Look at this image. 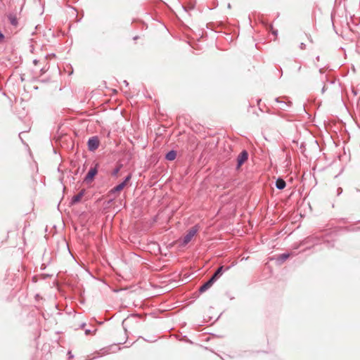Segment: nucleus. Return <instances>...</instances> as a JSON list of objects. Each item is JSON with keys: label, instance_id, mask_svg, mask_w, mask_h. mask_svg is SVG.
<instances>
[{"label": "nucleus", "instance_id": "nucleus-1", "mask_svg": "<svg viewBox=\"0 0 360 360\" xmlns=\"http://www.w3.org/2000/svg\"><path fill=\"white\" fill-rule=\"evenodd\" d=\"M199 231V226L195 225L193 226L191 229L188 230L187 233L184 236L182 242L181 243V246L186 245L195 236V235L198 233Z\"/></svg>", "mask_w": 360, "mask_h": 360}, {"label": "nucleus", "instance_id": "nucleus-2", "mask_svg": "<svg viewBox=\"0 0 360 360\" xmlns=\"http://www.w3.org/2000/svg\"><path fill=\"white\" fill-rule=\"evenodd\" d=\"M248 153L246 150H243L237 157L236 169H239L240 167L248 160Z\"/></svg>", "mask_w": 360, "mask_h": 360}, {"label": "nucleus", "instance_id": "nucleus-3", "mask_svg": "<svg viewBox=\"0 0 360 360\" xmlns=\"http://www.w3.org/2000/svg\"><path fill=\"white\" fill-rule=\"evenodd\" d=\"M99 146V140L96 136L91 137L88 141V148L91 151H94Z\"/></svg>", "mask_w": 360, "mask_h": 360}, {"label": "nucleus", "instance_id": "nucleus-4", "mask_svg": "<svg viewBox=\"0 0 360 360\" xmlns=\"http://www.w3.org/2000/svg\"><path fill=\"white\" fill-rule=\"evenodd\" d=\"M98 172V164H96L94 167H91L89 170L88 173L85 176V181L86 182H90L92 181L94 177L96 175Z\"/></svg>", "mask_w": 360, "mask_h": 360}, {"label": "nucleus", "instance_id": "nucleus-5", "mask_svg": "<svg viewBox=\"0 0 360 360\" xmlns=\"http://www.w3.org/2000/svg\"><path fill=\"white\" fill-rule=\"evenodd\" d=\"M84 190H82L81 191H79L77 195H74L71 200V203L72 204H75V203H77L79 202L82 197L84 196Z\"/></svg>", "mask_w": 360, "mask_h": 360}, {"label": "nucleus", "instance_id": "nucleus-6", "mask_svg": "<svg viewBox=\"0 0 360 360\" xmlns=\"http://www.w3.org/2000/svg\"><path fill=\"white\" fill-rule=\"evenodd\" d=\"M223 269V266H219L215 271V273L213 274V276L210 278L214 282H215L222 275L224 272Z\"/></svg>", "mask_w": 360, "mask_h": 360}, {"label": "nucleus", "instance_id": "nucleus-7", "mask_svg": "<svg viewBox=\"0 0 360 360\" xmlns=\"http://www.w3.org/2000/svg\"><path fill=\"white\" fill-rule=\"evenodd\" d=\"M214 282L210 278L206 283H205L202 286H200L199 290L200 292H204L207 290L214 283Z\"/></svg>", "mask_w": 360, "mask_h": 360}, {"label": "nucleus", "instance_id": "nucleus-8", "mask_svg": "<svg viewBox=\"0 0 360 360\" xmlns=\"http://www.w3.org/2000/svg\"><path fill=\"white\" fill-rule=\"evenodd\" d=\"M8 18L12 25H13V26L18 25V18H17L15 13H8Z\"/></svg>", "mask_w": 360, "mask_h": 360}, {"label": "nucleus", "instance_id": "nucleus-9", "mask_svg": "<svg viewBox=\"0 0 360 360\" xmlns=\"http://www.w3.org/2000/svg\"><path fill=\"white\" fill-rule=\"evenodd\" d=\"M285 181L282 179H278L276 181V186L278 189L282 190L285 187Z\"/></svg>", "mask_w": 360, "mask_h": 360}, {"label": "nucleus", "instance_id": "nucleus-10", "mask_svg": "<svg viewBox=\"0 0 360 360\" xmlns=\"http://www.w3.org/2000/svg\"><path fill=\"white\" fill-rule=\"evenodd\" d=\"M125 187V183H120L116 186H115L111 191L110 193H114L117 192L121 191Z\"/></svg>", "mask_w": 360, "mask_h": 360}, {"label": "nucleus", "instance_id": "nucleus-11", "mask_svg": "<svg viewBox=\"0 0 360 360\" xmlns=\"http://www.w3.org/2000/svg\"><path fill=\"white\" fill-rule=\"evenodd\" d=\"M176 157V151L174 150H170L169 151L167 154H166V156H165V158L167 160H174Z\"/></svg>", "mask_w": 360, "mask_h": 360}, {"label": "nucleus", "instance_id": "nucleus-12", "mask_svg": "<svg viewBox=\"0 0 360 360\" xmlns=\"http://www.w3.org/2000/svg\"><path fill=\"white\" fill-rule=\"evenodd\" d=\"M290 257V254L288 253H283L278 256V261L281 262H283L285 261L288 257Z\"/></svg>", "mask_w": 360, "mask_h": 360}, {"label": "nucleus", "instance_id": "nucleus-13", "mask_svg": "<svg viewBox=\"0 0 360 360\" xmlns=\"http://www.w3.org/2000/svg\"><path fill=\"white\" fill-rule=\"evenodd\" d=\"M120 167H118L115 168V169L113 170V172H112V176H117V174H118V172H120Z\"/></svg>", "mask_w": 360, "mask_h": 360}, {"label": "nucleus", "instance_id": "nucleus-14", "mask_svg": "<svg viewBox=\"0 0 360 360\" xmlns=\"http://www.w3.org/2000/svg\"><path fill=\"white\" fill-rule=\"evenodd\" d=\"M131 174L127 175L122 183H125V186H126L127 182L131 179Z\"/></svg>", "mask_w": 360, "mask_h": 360}, {"label": "nucleus", "instance_id": "nucleus-15", "mask_svg": "<svg viewBox=\"0 0 360 360\" xmlns=\"http://www.w3.org/2000/svg\"><path fill=\"white\" fill-rule=\"evenodd\" d=\"M305 44L304 43H301L300 45V47L301 49H305Z\"/></svg>", "mask_w": 360, "mask_h": 360}, {"label": "nucleus", "instance_id": "nucleus-16", "mask_svg": "<svg viewBox=\"0 0 360 360\" xmlns=\"http://www.w3.org/2000/svg\"><path fill=\"white\" fill-rule=\"evenodd\" d=\"M4 34L0 32V41H1L4 39Z\"/></svg>", "mask_w": 360, "mask_h": 360}, {"label": "nucleus", "instance_id": "nucleus-17", "mask_svg": "<svg viewBox=\"0 0 360 360\" xmlns=\"http://www.w3.org/2000/svg\"><path fill=\"white\" fill-rule=\"evenodd\" d=\"M342 192V189L341 188H338V194L340 195Z\"/></svg>", "mask_w": 360, "mask_h": 360}, {"label": "nucleus", "instance_id": "nucleus-18", "mask_svg": "<svg viewBox=\"0 0 360 360\" xmlns=\"http://www.w3.org/2000/svg\"><path fill=\"white\" fill-rule=\"evenodd\" d=\"M89 333H90V330H86L85 331V333H86V334H89Z\"/></svg>", "mask_w": 360, "mask_h": 360}, {"label": "nucleus", "instance_id": "nucleus-19", "mask_svg": "<svg viewBox=\"0 0 360 360\" xmlns=\"http://www.w3.org/2000/svg\"><path fill=\"white\" fill-rule=\"evenodd\" d=\"M273 33H274V34H275V35H276V34H277L276 31H274V32H273Z\"/></svg>", "mask_w": 360, "mask_h": 360}, {"label": "nucleus", "instance_id": "nucleus-20", "mask_svg": "<svg viewBox=\"0 0 360 360\" xmlns=\"http://www.w3.org/2000/svg\"><path fill=\"white\" fill-rule=\"evenodd\" d=\"M124 83H125V84H126V85H128V83H127V81H124Z\"/></svg>", "mask_w": 360, "mask_h": 360}, {"label": "nucleus", "instance_id": "nucleus-21", "mask_svg": "<svg viewBox=\"0 0 360 360\" xmlns=\"http://www.w3.org/2000/svg\"><path fill=\"white\" fill-rule=\"evenodd\" d=\"M316 60H319V56H317V57H316Z\"/></svg>", "mask_w": 360, "mask_h": 360}, {"label": "nucleus", "instance_id": "nucleus-22", "mask_svg": "<svg viewBox=\"0 0 360 360\" xmlns=\"http://www.w3.org/2000/svg\"><path fill=\"white\" fill-rule=\"evenodd\" d=\"M34 63L37 64V60H34Z\"/></svg>", "mask_w": 360, "mask_h": 360}, {"label": "nucleus", "instance_id": "nucleus-23", "mask_svg": "<svg viewBox=\"0 0 360 360\" xmlns=\"http://www.w3.org/2000/svg\"><path fill=\"white\" fill-rule=\"evenodd\" d=\"M276 102H279L278 98H276Z\"/></svg>", "mask_w": 360, "mask_h": 360}, {"label": "nucleus", "instance_id": "nucleus-24", "mask_svg": "<svg viewBox=\"0 0 360 360\" xmlns=\"http://www.w3.org/2000/svg\"><path fill=\"white\" fill-rule=\"evenodd\" d=\"M84 326H85V323H83V324L82 325V327L83 328V327H84Z\"/></svg>", "mask_w": 360, "mask_h": 360}]
</instances>
